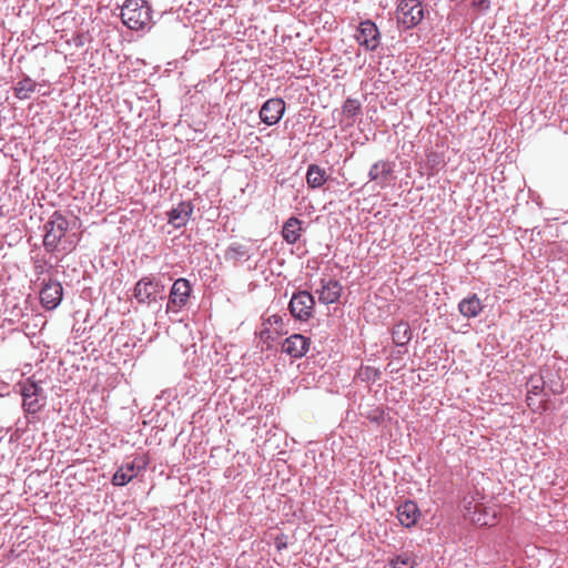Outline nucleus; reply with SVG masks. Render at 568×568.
Listing matches in <instances>:
<instances>
[{
  "mask_svg": "<svg viewBox=\"0 0 568 568\" xmlns=\"http://www.w3.org/2000/svg\"><path fill=\"white\" fill-rule=\"evenodd\" d=\"M392 568H414L415 560L408 554H400L389 561Z\"/></svg>",
  "mask_w": 568,
  "mask_h": 568,
  "instance_id": "25",
  "label": "nucleus"
},
{
  "mask_svg": "<svg viewBox=\"0 0 568 568\" xmlns=\"http://www.w3.org/2000/svg\"><path fill=\"white\" fill-rule=\"evenodd\" d=\"M192 286L189 280L180 277L174 281L168 297L166 313H179L186 306Z\"/></svg>",
  "mask_w": 568,
  "mask_h": 568,
  "instance_id": "5",
  "label": "nucleus"
},
{
  "mask_svg": "<svg viewBox=\"0 0 568 568\" xmlns=\"http://www.w3.org/2000/svg\"><path fill=\"white\" fill-rule=\"evenodd\" d=\"M302 232V221L295 216L290 217L283 225L282 236L288 244H295Z\"/></svg>",
  "mask_w": 568,
  "mask_h": 568,
  "instance_id": "18",
  "label": "nucleus"
},
{
  "mask_svg": "<svg viewBox=\"0 0 568 568\" xmlns=\"http://www.w3.org/2000/svg\"><path fill=\"white\" fill-rule=\"evenodd\" d=\"M43 404L40 403L39 396H33L31 398H24L22 403L23 410L27 414H37L41 410Z\"/></svg>",
  "mask_w": 568,
  "mask_h": 568,
  "instance_id": "26",
  "label": "nucleus"
},
{
  "mask_svg": "<svg viewBox=\"0 0 568 568\" xmlns=\"http://www.w3.org/2000/svg\"><path fill=\"white\" fill-rule=\"evenodd\" d=\"M122 22L131 30H142L151 23V8L145 0H126L121 9Z\"/></svg>",
  "mask_w": 568,
  "mask_h": 568,
  "instance_id": "1",
  "label": "nucleus"
},
{
  "mask_svg": "<svg viewBox=\"0 0 568 568\" xmlns=\"http://www.w3.org/2000/svg\"><path fill=\"white\" fill-rule=\"evenodd\" d=\"M458 311L466 318L476 317L483 311L481 301L477 294H471L459 302Z\"/></svg>",
  "mask_w": 568,
  "mask_h": 568,
  "instance_id": "17",
  "label": "nucleus"
},
{
  "mask_svg": "<svg viewBox=\"0 0 568 568\" xmlns=\"http://www.w3.org/2000/svg\"><path fill=\"white\" fill-rule=\"evenodd\" d=\"M311 339L302 334H293L285 338L282 344V352L293 358L303 357L310 349Z\"/></svg>",
  "mask_w": 568,
  "mask_h": 568,
  "instance_id": "12",
  "label": "nucleus"
},
{
  "mask_svg": "<svg viewBox=\"0 0 568 568\" xmlns=\"http://www.w3.org/2000/svg\"><path fill=\"white\" fill-rule=\"evenodd\" d=\"M393 342L398 347H405L412 339V329L406 322L397 323L392 331Z\"/></svg>",
  "mask_w": 568,
  "mask_h": 568,
  "instance_id": "21",
  "label": "nucleus"
},
{
  "mask_svg": "<svg viewBox=\"0 0 568 568\" xmlns=\"http://www.w3.org/2000/svg\"><path fill=\"white\" fill-rule=\"evenodd\" d=\"M356 39L367 51H375L381 44L379 30L372 20H365L359 23Z\"/></svg>",
  "mask_w": 568,
  "mask_h": 568,
  "instance_id": "9",
  "label": "nucleus"
},
{
  "mask_svg": "<svg viewBox=\"0 0 568 568\" xmlns=\"http://www.w3.org/2000/svg\"><path fill=\"white\" fill-rule=\"evenodd\" d=\"M546 386L554 395H559L565 392L564 382L559 376H556L555 378H548V381H546Z\"/></svg>",
  "mask_w": 568,
  "mask_h": 568,
  "instance_id": "27",
  "label": "nucleus"
},
{
  "mask_svg": "<svg viewBox=\"0 0 568 568\" xmlns=\"http://www.w3.org/2000/svg\"><path fill=\"white\" fill-rule=\"evenodd\" d=\"M394 168L395 164L387 160L375 162L368 171L369 182H374L381 189L389 186L395 180Z\"/></svg>",
  "mask_w": 568,
  "mask_h": 568,
  "instance_id": "8",
  "label": "nucleus"
},
{
  "mask_svg": "<svg viewBox=\"0 0 568 568\" xmlns=\"http://www.w3.org/2000/svg\"><path fill=\"white\" fill-rule=\"evenodd\" d=\"M42 393V387L39 386L38 383L28 379L22 386H21V395L24 398H31L33 396H40Z\"/></svg>",
  "mask_w": 568,
  "mask_h": 568,
  "instance_id": "24",
  "label": "nucleus"
},
{
  "mask_svg": "<svg viewBox=\"0 0 568 568\" xmlns=\"http://www.w3.org/2000/svg\"><path fill=\"white\" fill-rule=\"evenodd\" d=\"M38 83L29 75L24 74L23 78L14 85L13 91L16 98L19 100H28L31 94L36 92Z\"/></svg>",
  "mask_w": 568,
  "mask_h": 568,
  "instance_id": "20",
  "label": "nucleus"
},
{
  "mask_svg": "<svg viewBox=\"0 0 568 568\" xmlns=\"http://www.w3.org/2000/svg\"><path fill=\"white\" fill-rule=\"evenodd\" d=\"M285 112V102L280 98L265 101L260 110V118L266 125L276 124Z\"/></svg>",
  "mask_w": 568,
  "mask_h": 568,
  "instance_id": "11",
  "label": "nucleus"
},
{
  "mask_svg": "<svg viewBox=\"0 0 568 568\" xmlns=\"http://www.w3.org/2000/svg\"><path fill=\"white\" fill-rule=\"evenodd\" d=\"M397 23L404 29L416 27L424 18V8L419 0H402L396 10Z\"/></svg>",
  "mask_w": 568,
  "mask_h": 568,
  "instance_id": "4",
  "label": "nucleus"
},
{
  "mask_svg": "<svg viewBox=\"0 0 568 568\" xmlns=\"http://www.w3.org/2000/svg\"><path fill=\"white\" fill-rule=\"evenodd\" d=\"M327 181L325 169L317 164H310L306 172V182L311 189H318Z\"/></svg>",
  "mask_w": 568,
  "mask_h": 568,
  "instance_id": "19",
  "label": "nucleus"
},
{
  "mask_svg": "<svg viewBox=\"0 0 568 568\" xmlns=\"http://www.w3.org/2000/svg\"><path fill=\"white\" fill-rule=\"evenodd\" d=\"M315 301L313 295L307 291H298L293 294L288 310L291 315L298 321H307L312 317Z\"/></svg>",
  "mask_w": 568,
  "mask_h": 568,
  "instance_id": "6",
  "label": "nucleus"
},
{
  "mask_svg": "<svg viewBox=\"0 0 568 568\" xmlns=\"http://www.w3.org/2000/svg\"><path fill=\"white\" fill-rule=\"evenodd\" d=\"M464 517L478 526H494L497 523L496 510L479 503L475 505L471 501L465 503Z\"/></svg>",
  "mask_w": 568,
  "mask_h": 568,
  "instance_id": "7",
  "label": "nucleus"
},
{
  "mask_svg": "<svg viewBox=\"0 0 568 568\" xmlns=\"http://www.w3.org/2000/svg\"><path fill=\"white\" fill-rule=\"evenodd\" d=\"M546 386V381H542V378H539L536 384L531 385L530 392L534 394H538L540 390H542Z\"/></svg>",
  "mask_w": 568,
  "mask_h": 568,
  "instance_id": "29",
  "label": "nucleus"
},
{
  "mask_svg": "<svg viewBox=\"0 0 568 568\" xmlns=\"http://www.w3.org/2000/svg\"><path fill=\"white\" fill-rule=\"evenodd\" d=\"M224 256H225L226 261H233V262H239L243 258L244 260L250 258L248 248L245 245L240 244V243L231 244L226 248Z\"/></svg>",
  "mask_w": 568,
  "mask_h": 568,
  "instance_id": "23",
  "label": "nucleus"
},
{
  "mask_svg": "<svg viewBox=\"0 0 568 568\" xmlns=\"http://www.w3.org/2000/svg\"><path fill=\"white\" fill-rule=\"evenodd\" d=\"M342 112L348 120V125H352L362 113V104L357 99L347 98L343 103Z\"/></svg>",
  "mask_w": 568,
  "mask_h": 568,
  "instance_id": "22",
  "label": "nucleus"
},
{
  "mask_svg": "<svg viewBox=\"0 0 568 568\" xmlns=\"http://www.w3.org/2000/svg\"><path fill=\"white\" fill-rule=\"evenodd\" d=\"M63 296V287L60 282L50 280L43 284L40 291V301L47 311L55 310Z\"/></svg>",
  "mask_w": 568,
  "mask_h": 568,
  "instance_id": "10",
  "label": "nucleus"
},
{
  "mask_svg": "<svg viewBox=\"0 0 568 568\" xmlns=\"http://www.w3.org/2000/svg\"><path fill=\"white\" fill-rule=\"evenodd\" d=\"M145 464L142 466L135 465L134 462L125 463L121 466L112 477V484L115 486H124L130 483L138 474L139 470L143 469Z\"/></svg>",
  "mask_w": 568,
  "mask_h": 568,
  "instance_id": "16",
  "label": "nucleus"
},
{
  "mask_svg": "<svg viewBox=\"0 0 568 568\" xmlns=\"http://www.w3.org/2000/svg\"><path fill=\"white\" fill-rule=\"evenodd\" d=\"M165 286L153 275L143 276L133 287V297L141 305H150L165 298Z\"/></svg>",
  "mask_w": 568,
  "mask_h": 568,
  "instance_id": "2",
  "label": "nucleus"
},
{
  "mask_svg": "<svg viewBox=\"0 0 568 568\" xmlns=\"http://www.w3.org/2000/svg\"><path fill=\"white\" fill-rule=\"evenodd\" d=\"M404 353H406V349H405V351H398V352H397V355H402V354H404Z\"/></svg>",
  "mask_w": 568,
  "mask_h": 568,
  "instance_id": "32",
  "label": "nucleus"
},
{
  "mask_svg": "<svg viewBox=\"0 0 568 568\" xmlns=\"http://www.w3.org/2000/svg\"><path fill=\"white\" fill-rule=\"evenodd\" d=\"M471 6L474 9L485 12L489 9L490 1L489 0H473Z\"/></svg>",
  "mask_w": 568,
  "mask_h": 568,
  "instance_id": "28",
  "label": "nucleus"
},
{
  "mask_svg": "<svg viewBox=\"0 0 568 568\" xmlns=\"http://www.w3.org/2000/svg\"><path fill=\"white\" fill-rule=\"evenodd\" d=\"M276 547H277V549H282V548L286 547V545H285V544H283V542H278V541H277V542H276Z\"/></svg>",
  "mask_w": 568,
  "mask_h": 568,
  "instance_id": "31",
  "label": "nucleus"
},
{
  "mask_svg": "<svg viewBox=\"0 0 568 568\" xmlns=\"http://www.w3.org/2000/svg\"><path fill=\"white\" fill-rule=\"evenodd\" d=\"M194 206L189 201L180 202L175 207L168 212V222L174 229H181L186 225L193 214Z\"/></svg>",
  "mask_w": 568,
  "mask_h": 568,
  "instance_id": "13",
  "label": "nucleus"
},
{
  "mask_svg": "<svg viewBox=\"0 0 568 568\" xmlns=\"http://www.w3.org/2000/svg\"><path fill=\"white\" fill-rule=\"evenodd\" d=\"M74 247H75V244L72 241H65L63 243V247L62 248L65 252H71L72 250H74Z\"/></svg>",
  "mask_w": 568,
  "mask_h": 568,
  "instance_id": "30",
  "label": "nucleus"
},
{
  "mask_svg": "<svg viewBox=\"0 0 568 568\" xmlns=\"http://www.w3.org/2000/svg\"><path fill=\"white\" fill-rule=\"evenodd\" d=\"M43 246L47 252L53 253L65 236L69 229L67 217L59 211H54L44 224Z\"/></svg>",
  "mask_w": 568,
  "mask_h": 568,
  "instance_id": "3",
  "label": "nucleus"
},
{
  "mask_svg": "<svg viewBox=\"0 0 568 568\" xmlns=\"http://www.w3.org/2000/svg\"><path fill=\"white\" fill-rule=\"evenodd\" d=\"M419 516V508L413 500H405L397 507V518L406 528L415 526Z\"/></svg>",
  "mask_w": 568,
  "mask_h": 568,
  "instance_id": "15",
  "label": "nucleus"
},
{
  "mask_svg": "<svg viewBox=\"0 0 568 568\" xmlns=\"http://www.w3.org/2000/svg\"><path fill=\"white\" fill-rule=\"evenodd\" d=\"M342 285L336 280H321V288L316 290L318 294V301L323 304L336 303L342 294Z\"/></svg>",
  "mask_w": 568,
  "mask_h": 568,
  "instance_id": "14",
  "label": "nucleus"
}]
</instances>
